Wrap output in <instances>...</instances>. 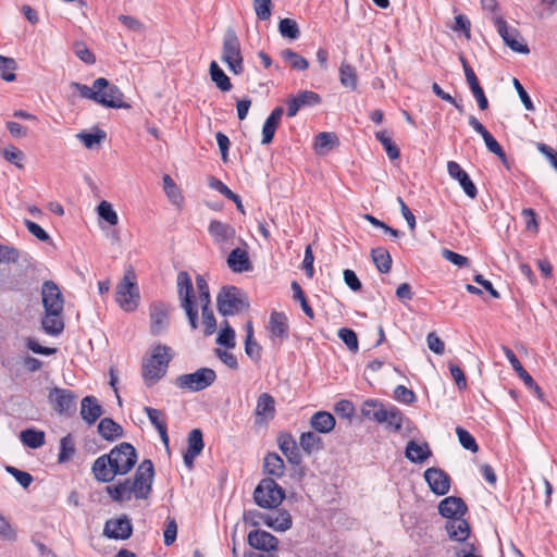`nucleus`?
<instances>
[{"instance_id":"aec40b11","label":"nucleus","mask_w":557,"mask_h":557,"mask_svg":"<svg viewBox=\"0 0 557 557\" xmlns=\"http://www.w3.org/2000/svg\"><path fill=\"white\" fill-rule=\"evenodd\" d=\"M467 509L465 502L456 496L446 497L438 505L440 513L448 520L463 517Z\"/></svg>"},{"instance_id":"473e14b6","label":"nucleus","mask_w":557,"mask_h":557,"mask_svg":"<svg viewBox=\"0 0 557 557\" xmlns=\"http://www.w3.org/2000/svg\"><path fill=\"white\" fill-rule=\"evenodd\" d=\"M299 446L307 455H312L323 448L322 438L312 431L301 433L299 437Z\"/></svg>"},{"instance_id":"39448f33","label":"nucleus","mask_w":557,"mask_h":557,"mask_svg":"<svg viewBox=\"0 0 557 557\" xmlns=\"http://www.w3.org/2000/svg\"><path fill=\"white\" fill-rule=\"evenodd\" d=\"M139 298L135 271L128 267L116 286L115 300L124 311L131 312L138 307Z\"/></svg>"},{"instance_id":"0eeeda50","label":"nucleus","mask_w":557,"mask_h":557,"mask_svg":"<svg viewBox=\"0 0 557 557\" xmlns=\"http://www.w3.org/2000/svg\"><path fill=\"white\" fill-rule=\"evenodd\" d=\"M218 310L222 315H234L246 308L248 301L245 294L235 286H223L216 297Z\"/></svg>"},{"instance_id":"680f3d73","label":"nucleus","mask_w":557,"mask_h":557,"mask_svg":"<svg viewBox=\"0 0 557 557\" xmlns=\"http://www.w3.org/2000/svg\"><path fill=\"white\" fill-rule=\"evenodd\" d=\"M394 397L396 400L404 404H412L416 400V394L413 391L407 388L404 385H398L394 391Z\"/></svg>"},{"instance_id":"bf43d9fd","label":"nucleus","mask_w":557,"mask_h":557,"mask_svg":"<svg viewBox=\"0 0 557 557\" xmlns=\"http://www.w3.org/2000/svg\"><path fill=\"white\" fill-rule=\"evenodd\" d=\"M296 101L299 103V106L306 107V106H314L320 103L321 98L320 96L311 90H304L300 91L297 96L294 97Z\"/></svg>"},{"instance_id":"2eb2a0df","label":"nucleus","mask_w":557,"mask_h":557,"mask_svg":"<svg viewBox=\"0 0 557 557\" xmlns=\"http://www.w3.org/2000/svg\"><path fill=\"white\" fill-rule=\"evenodd\" d=\"M424 479L429 487L436 495H445L450 487L449 475L440 468H429L424 471Z\"/></svg>"},{"instance_id":"5fc2aeb1","label":"nucleus","mask_w":557,"mask_h":557,"mask_svg":"<svg viewBox=\"0 0 557 557\" xmlns=\"http://www.w3.org/2000/svg\"><path fill=\"white\" fill-rule=\"evenodd\" d=\"M1 153L8 162L13 163L18 169L23 168L22 161L24 159V153L18 148L10 145L4 147L1 150Z\"/></svg>"},{"instance_id":"20e7f679","label":"nucleus","mask_w":557,"mask_h":557,"mask_svg":"<svg viewBox=\"0 0 557 557\" xmlns=\"http://www.w3.org/2000/svg\"><path fill=\"white\" fill-rule=\"evenodd\" d=\"M172 357V349L165 345L153 348L151 356L143 364V379L147 386L154 385L165 375Z\"/></svg>"},{"instance_id":"0e129e2a","label":"nucleus","mask_w":557,"mask_h":557,"mask_svg":"<svg viewBox=\"0 0 557 557\" xmlns=\"http://www.w3.org/2000/svg\"><path fill=\"white\" fill-rule=\"evenodd\" d=\"M5 470L15 478L20 485L25 488L33 482V476L28 472L18 470L12 466H8Z\"/></svg>"},{"instance_id":"f03ea898","label":"nucleus","mask_w":557,"mask_h":557,"mask_svg":"<svg viewBox=\"0 0 557 557\" xmlns=\"http://www.w3.org/2000/svg\"><path fill=\"white\" fill-rule=\"evenodd\" d=\"M154 468L151 460L146 459L139 463L133 479L120 481L106 487L107 494L117 503L136 499H147L152 490Z\"/></svg>"},{"instance_id":"393cba45","label":"nucleus","mask_w":557,"mask_h":557,"mask_svg":"<svg viewBox=\"0 0 557 557\" xmlns=\"http://www.w3.org/2000/svg\"><path fill=\"white\" fill-rule=\"evenodd\" d=\"M102 409L98 404L96 397L86 396L82 400L81 405V416L82 419L88 424L95 423L98 418L101 416Z\"/></svg>"},{"instance_id":"4be33fe9","label":"nucleus","mask_w":557,"mask_h":557,"mask_svg":"<svg viewBox=\"0 0 557 557\" xmlns=\"http://www.w3.org/2000/svg\"><path fill=\"white\" fill-rule=\"evenodd\" d=\"M278 447L282 453L286 456L288 461L293 465H299L301 462V455L299 453L297 443L292 434L284 433L277 438Z\"/></svg>"},{"instance_id":"a211bd4d","label":"nucleus","mask_w":557,"mask_h":557,"mask_svg":"<svg viewBox=\"0 0 557 557\" xmlns=\"http://www.w3.org/2000/svg\"><path fill=\"white\" fill-rule=\"evenodd\" d=\"M247 541L251 547L263 552L276 550L278 546V540L264 530L250 531Z\"/></svg>"},{"instance_id":"a18cd8bd","label":"nucleus","mask_w":557,"mask_h":557,"mask_svg":"<svg viewBox=\"0 0 557 557\" xmlns=\"http://www.w3.org/2000/svg\"><path fill=\"white\" fill-rule=\"evenodd\" d=\"M280 34L288 39L295 40L300 36L299 27L296 21L292 18H282L278 23Z\"/></svg>"},{"instance_id":"c03bdc74","label":"nucleus","mask_w":557,"mask_h":557,"mask_svg":"<svg viewBox=\"0 0 557 557\" xmlns=\"http://www.w3.org/2000/svg\"><path fill=\"white\" fill-rule=\"evenodd\" d=\"M17 65L13 58L0 55V74L5 82H14L16 79L15 70Z\"/></svg>"},{"instance_id":"e2e57ef3","label":"nucleus","mask_w":557,"mask_h":557,"mask_svg":"<svg viewBox=\"0 0 557 557\" xmlns=\"http://www.w3.org/2000/svg\"><path fill=\"white\" fill-rule=\"evenodd\" d=\"M117 20L129 30L135 33H143L145 30V25L138 18L131 15H120Z\"/></svg>"},{"instance_id":"f8f14e48","label":"nucleus","mask_w":557,"mask_h":557,"mask_svg":"<svg viewBox=\"0 0 557 557\" xmlns=\"http://www.w3.org/2000/svg\"><path fill=\"white\" fill-rule=\"evenodd\" d=\"M48 398L59 414L71 416L76 410L77 396L71 389L53 387L50 389Z\"/></svg>"},{"instance_id":"7c9ffc66","label":"nucleus","mask_w":557,"mask_h":557,"mask_svg":"<svg viewBox=\"0 0 557 557\" xmlns=\"http://www.w3.org/2000/svg\"><path fill=\"white\" fill-rule=\"evenodd\" d=\"M264 472L274 478H282L285 473L283 459L276 453H269L263 460Z\"/></svg>"},{"instance_id":"774afa93","label":"nucleus","mask_w":557,"mask_h":557,"mask_svg":"<svg viewBox=\"0 0 557 557\" xmlns=\"http://www.w3.org/2000/svg\"><path fill=\"white\" fill-rule=\"evenodd\" d=\"M537 150L549 161L557 172V151L546 144L539 143Z\"/></svg>"},{"instance_id":"6e6552de","label":"nucleus","mask_w":557,"mask_h":557,"mask_svg":"<svg viewBox=\"0 0 557 557\" xmlns=\"http://www.w3.org/2000/svg\"><path fill=\"white\" fill-rule=\"evenodd\" d=\"M284 498V490L272 478L261 480L253 492L256 504L267 509L278 507Z\"/></svg>"},{"instance_id":"ddd939ff","label":"nucleus","mask_w":557,"mask_h":557,"mask_svg":"<svg viewBox=\"0 0 557 557\" xmlns=\"http://www.w3.org/2000/svg\"><path fill=\"white\" fill-rule=\"evenodd\" d=\"M41 298L45 311L63 312L64 298L53 281H45L41 286Z\"/></svg>"},{"instance_id":"c85d7f7f","label":"nucleus","mask_w":557,"mask_h":557,"mask_svg":"<svg viewBox=\"0 0 557 557\" xmlns=\"http://www.w3.org/2000/svg\"><path fill=\"white\" fill-rule=\"evenodd\" d=\"M405 455L411 462L422 463L432 455V451L426 443L418 444L414 441H409Z\"/></svg>"},{"instance_id":"de8ad7c7","label":"nucleus","mask_w":557,"mask_h":557,"mask_svg":"<svg viewBox=\"0 0 557 557\" xmlns=\"http://www.w3.org/2000/svg\"><path fill=\"white\" fill-rule=\"evenodd\" d=\"M76 137L87 149H92L95 146L100 145L106 138V133L101 129H97L95 133L81 132Z\"/></svg>"},{"instance_id":"4d7b16f0","label":"nucleus","mask_w":557,"mask_h":557,"mask_svg":"<svg viewBox=\"0 0 557 557\" xmlns=\"http://www.w3.org/2000/svg\"><path fill=\"white\" fill-rule=\"evenodd\" d=\"M338 337L345 343L350 351L356 352L359 348L357 334L347 327L338 330Z\"/></svg>"},{"instance_id":"f3484780","label":"nucleus","mask_w":557,"mask_h":557,"mask_svg":"<svg viewBox=\"0 0 557 557\" xmlns=\"http://www.w3.org/2000/svg\"><path fill=\"white\" fill-rule=\"evenodd\" d=\"M133 527L126 517L108 520L104 524L103 534L109 539L126 540L132 535Z\"/></svg>"},{"instance_id":"1a4fd4ad","label":"nucleus","mask_w":557,"mask_h":557,"mask_svg":"<svg viewBox=\"0 0 557 557\" xmlns=\"http://www.w3.org/2000/svg\"><path fill=\"white\" fill-rule=\"evenodd\" d=\"M222 61L234 74H240L244 71L240 42L233 29H227L223 38Z\"/></svg>"},{"instance_id":"7ed1b4c3","label":"nucleus","mask_w":557,"mask_h":557,"mask_svg":"<svg viewBox=\"0 0 557 557\" xmlns=\"http://www.w3.org/2000/svg\"><path fill=\"white\" fill-rule=\"evenodd\" d=\"M71 88L78 91L81 97L90 99L107 108H126L123 101V92L115 85L109 83L107 78L99 77L94 81L92 86L73 82Z\"/></svg>"},{"instance_id":"c756f323","label":"nucleus","mask_w":557,"mask_h":557,"mask_svg":"<svg viewBox=\"0 0 557 557\" xmlns=\"http://www.w3.org/2000/svg\"><path fill=\"white\" fill-rule=\"evenodd\" d=\"M44 331L49 335H59L64 329L62 312L45 311L41 321Z\"/></svg>"},{"instance_id":"69168bd1","label":"nucleus","mask_w":557,"mask_h":557,"mask_svg":"<svg viewBox=\"0 0 557 557\" xmlns=\"http://www.w3.org/2000/svg\"><path fill=\"white\" fill-rule=\"evenodd\" d=\"M453 30L455 32H462L467 39H470L471 37V23L469 18L463 15L459 14L455 17V24L453 26Z\"/></svg>"},{"instance_id":"5701e85b","label":"nucleus","mask_w":557,"mask_h":557,"mask_svg":"<svg viewBox=\"0 0 557 557\" xmlns=\"http://www.w3.org/2000/svg\"><path fill=\"white\" fill-rule=\"evenodd\" d=\"M335 424L334 416L327 411H317L310 418V426L319 433L327 434L332 432Z\"/></svg>"},{"instance_id":"a19ab883","label":"nucleus","mask_w":557,"mask_h":557,"mask_svg":"<svg viewBox=\"0 0 557 557\" xmlns=\"http://www.w3.org/2000/svg\"><path fill=\"white\" fill-rule=\"evenodd\" d=\"M163 189L173 205L176 207L182 206L184 198L182 196L181 189L168 174L163 176Z\"/></svg>"},{"instance_id":"dca6fc26","label":"nucleus","mask_w":557,"mask_h":557,"mask_svg":"<svg viewBox=\"0 0 557 557\" xmlns=\"http://www.w3.org/2000/svg\"><path fill=\"white\" fill-rule=\"evenodd\" d=\"M447 172L453 180L459 183L460 187L469 198L474 199L476 197L478 189L474 183L471 181L468 173L460 166L458 162L448 161Z\"/></svg>"},{"instance_id":"ea45409f","label":"nucleus","mask_w":557,"mask_h":557,"mask_svg":"<svg viewBox=\"0 0 557 557\" xmlns=\"http://www.w3.org/2000/svg\"><path fill=\"white\" fill-rule=\"evenodd\" d=\"M338 139L334 133H320L317 135L314 140V149L318 153L324 154L329 152L336 144Z\"/></svg>"},{"instance_id":"8fccbe9b","label":"nucleus","mask_w":557,"mask_h":557,"mask_svg":"<svg viewBox=\"0 0 557 557\" xmlns=\"http://www.w3.org/2000/svg\"><path fill=\"white\" fill-rule=\"evenodd\" d=\"M144 411L148 416L150 423L157 429L158 432L166 428V419L162 410L145 407Z\"/></svg>"},{"instance_id":"72a5a7b5","label":"nucleus","mask_w":557,"mask_h":557,"mask_svg":"<svg viewBox=\"0 0 557 557\" xmlns=\"http://www.w3.org/2000/svg\"><path fill=\"white\" fill-rule=\"evenodd\" d=\"M98 432L107 441H114L123 435L122 426L110 418L100 420Z\"/></svg>"},{"instance_id":"c9c22d12","label":"nucleus","mask_w":557,"mask_h":557,"mask_svg":"<svg viewBox=\"0 0 557 557\" xmlns=\"http://www.w3.org/2000/svg\"><path fill=\"white\" fill-rule=\"evenodd\" d=\"M371 257L379 272L388 273L391 271L392 257L385 248L377 247L372 249Z\"/></svg>"},{"instance_id":"052dcab7","label":"nucleus","mask_w":557,"mask_h":557,"mask_svg":"<svg viewBox=\"0 0 557 557\" xmlns=\"http://www.w3.org/2000/svg\"><path fill=\"white\" fill-rule=\"evenodd\" d=\"M482 138L484 139L487 149L505 162V152L498 141L491 135V133L487 132L486 134H483Z\"/></svg>"},{"instance_id":"6e6d98bb","label":"nucleus","mask_w":557,"mask_h":557,"mask_svg":"<svg viewBox=\"0 0 557 557\" xmlns=\"http://www.w3.org/2000/svg\"><path fill=\"white\" fill-rule=\"evenodd\" d=\"M456 434L458 436L460 445L472 453H476L479 450V446L475 442V438L463 428L458 426L456 429Z\"/></svg>"},{"instance_id":"cd10ccee","label":"nucleus","mask_w":557,"mask_h":557,"mask_svg":"<svg viewBox=\"0 0 557 557\" xmlns=\"http://www.w3.org/2000/svg\"><path fill=\"white\" fill-rule=\"evenodd\" d=\"M271 336L281 341L288 336L287 318L282 312H272L270 315L269 326Z\"/></svg>"},{"instance_id":"338daca9","label":"nucleus","mask_w":557,"mask_h":557,"mask_svg":"<svg viewBox=\"0 0 557 557\" xmlns=\"http://www.w3.org/2000/svg\"><path fill=\"white\" fill-rule=\"evenodd\" d=\"M426 343L430 350L436 355H443L445 350L444 342L436 335L435 332H430L426 336Z\"/></svg>"},{"instance_id":"a878e982","label":"nucleus","mask_w":557,"mask_h":557,"mask_svg":"<svg viewBox=\"0 0 557 557\" xmlns=\"http://www.w3.org/2000/svg\"><path fill=\"white\" fill-rule=\"evenodd\" d=\"M228 268L236 273H242L250 270V261L248 252L242 248H235L227 257Z\"/></svg>"},{"instance_id":"bb28decb","label":"nucleus","mask_w":557,"mask_h":557,"mask_svg":"<svg viewBox=\"0 0 557 557\" xmlns=\"http://www.w3.org/2000/svg\"><path fill=\"white\" fill-rule=\"evenodd\" d=\"M446 531L451 540L463 542L469 537L470 525L462 517L451 519L446 522Z\"/></svg>"},{"instance_id":"e433bc0d","label":"nucleus","mask_w":557,"mask_h":557,"mask_svg":"<svg viewBox=\"0 0 557 557\" xmlns=\"http://www.w3.org/2000/svg\"><path fill=\"white\" fill-rule=\"evenodd\" d=\"M210 76L212 82L216 85L219 89L222 91H230L232 89V84L228 76L223 72V70L219 66L215 61L210 63Z\"/></svg>"},{"instance_id":"49530a36","label":"nucleus","mask_w":557,"mask_h":557,"mask_svg":"<svg viewBox=\"0 0 557 557\" xmlns=\"http://www.w3.org/2000/svg\"><path fill=\"white\" fill-rule=\"evenodd\" d=\"M375 137L382 144L391 160H396L399 158V148L393 143L392 138L387 135L385 131L377 132L375 134Z\"/></svg>"},{"instance_id":"f704fd0d","label":"nucleus","mask_w":557,"mask_h":557,"mask_svg":"<svg viewBox=\"0 0 557 557\" xmlns=\"http://www.w3.org/2000/svg\"><path fill=\"white\" fill-rule=\"evenodd\" d=\"M339 81L345 88L356 90L358 86L356 69L346 62H342L339 67Z\"/></svg>"},{"instance_id":"79ce46f5","label":"nucleus","mask_w":557,"mask_h":557,"mask_svg":"<svg viewBox=\"0 0 557 557\" xmlns=\"http://www.w3.org/2000/svg\"><path fill=\"white\" fill-rule=\"evenodd\" d=\"M216 343L227 349H232L236 346L235 331L230 325L228 321H223L221 323V330L218 334Z\"/></svg>"},{"instance_id":"2f4dec72","label":"nucleus","mask_w":557,"mask_h":557,"mask_svg":"<svg viewBox=\"0 0 557 557\" xmlns=\"http://www.w3.org/2000/svg\"><path fill=\"white\" fill-rule=\"evenodd\" d=\"M385 409V406L375 399H368L363 401L361 405V414L371 421H375L377 423L381 422V420L385 419V416L383 414Z\"/></svg>"},{"instance_id":"58836bf2","label":"nucleus","mask_w":557,"mask_h":557,"mask_svg":"<svg viewBox=\"0 0 557 557\" xmlns=\"http://www.w3.org/2000/svg\"><path fill=\"white\" fill-rule=\"evenodd\" d=\"M22 443L29 448H39L45 444V433L42 431L26 429L21 432Z\"/></svg>"},{"instance_id":"9d476101","label":"nucleus","mask_w":557,"mask_h":557,"mask_svg":"<svg viewBox=\"0 0 557 557\" xmlns=\"http://www.w3.org/2000/svg\"><path fill=\"white\" fill-rule=\"evenodd\" d=\"M215 379L216 374L212 369L200 368L196 372L177 376L175 384L181 389L199 392L213 384Z\"/></svg>"},{"instance_id":"603ef678","label":"nucleus","mask_w":557,"mask_h":557,"mask_svg":"<svg viewBox=\"0 0 557 557\" xmlns=\"http://www.w3.org/2000/svg\"><path fill=\"white\" fill-rule=\"evenodd\" d=\"M75 453V443L72 435H66L61 438L59 462L69 460Z\"/></svg>"},{"instance_id":"37998d69","label":"nucleus","mask_w":557,"mask_h":557,"mask_svg":"<svg viewBox=\"0 0 557 557\" xmlns=\"http://www.w3.org/2000/svg\"><path fill=\"white\" fill-rule=\"evenodd\" d=\"M383 414L385 416L384 420H381L380 423H386L389 428H393L395 431H400L403 428L404 416L395 407H388L384 409Z\"/></svg>"},{"instance_id":"09e8293b","label":"nucleus","mask_w":557,"mask_h":557,"mask_svg":"<svg viewBox=\"0 0 557 557\" xmlns=\"http://www.w3.org/2000/svg\"><path fill=\"white\" fill-rule=\"evenodd\" d=\"M98 215L108 222L110 225H116L119 223V216L112 205L106 200H102L97 207Z\"/></svg>"},{"instance_id":"6ab92c4d","label":"nucleus","mask_w":557,"mask_h":557,"mask_svg":"<svg viewBox=\"0 0 557 557\" xmlns=\"http://www.w3.org/2000/svg\"><path fill=\"white\" fill-rule=\"evenodd\" d=\"M208 232L214 244L219 245L220 247H223L228 242L233 240L236 235V231L231 224L219 220H212L210 222Z\"/></svg>"},{"instance_id":"b1692460","label":"nucleus","mask_w":557,"mask_h":557,"mask_svg":"<svg viewBox=\"0 0 557 557\" xmlns=\"http://www.w3.org/2000/svg\"><path fill=\"white\" fill-rule=\"evenodd\" d=\"M284 110L282 107H276L271 114L267 117L262 127V140L263 145L270 144L273 140L275 131L280 124Z\"/></svg>"},{"instance_id":"4c0bfd02","label":"nucleus","mask_w":557,"mask_h":557,"mask_svg":"<svg viewBox=\"0 0 557 557\" xmlns=\"http://www.w3.org/2000/svg\"><path fill=\"white\" fill-rule=\"evenodd\" d=\"M280 55L294 70L305 71L309 67V62L307 59L292 49L282 50Z\"/></svg>"},{"instance_id":"412c9836","label":"nucleus","mask_w":557,"mask_h":557,"mask_svg":"<svg viewBox=\"0 0 557 557\" xmlns=\"http://www.w3.org/2000/svg\"><path fill=\"white\" fill-rule=\"evenodd\" d=\"M275 414V400L269 393H262L257 399L255 409L256 423L263 424L273 419Z\"/></svg>"},{"instance_id":"864d4df0","label":"nucleus","mask_w":557,"mask_h":557,"mask_svg":"<svg viewBox=\"0 0 557 557\" xmlns=\"http://www.w3.org/2000/svg\"><path fill=\"white\" fill-rule=\"evenodd\" d=\"M187 444L188 451L200 455L205 446L202 432L199 429L191 430L188 434Z\"/></svg>"},{"instance_id":"9b49d317","label":"nucleus","mask_w":557,"mask_h":557,"mask_svg":"<svg viewBox=\"0 0 557 557\" xmlns=\"http://www.w3.org/2000/svg\"><path fill=\"white\" fill-rule=\"evenodd\" d=\"M492 21L505 45L512 51L522 54H528L530 52L528 45L524 42L520 32L516 27L509 26L508 23L499 15H494Z\"/></svg>"},{"instance_id":"f257e3e1","label":"nucleus","mask_w":557,"mask_h":557,"mask_svg":"<svg viewBox=\"0 0 557 557\" xmlns=\"http://www.w3.org/2000/svg\"><path fill=\"white\" fill-rule=\"evenodd\" d=\"M136 462V449L124 442L112 448L109 454L98 457L92 465V472L98 481L108 483L116 475L128 473Z\"/></svg>"},{"instance_id":"13d9d810","label":"nucleus","mask_w":557,"mask_h":557,"mask_svg":"<svg viewBox=\"0 0 557 557\" xmlns=\"http://www.w3.org/2000/svg\"><path fill=\"white\" fill-rule=\"evenodd\" d=\"M253 10L257 17L267 21L271 16L272 0H253Z\"/></svg>"},{"instance_id":"4468645a","label":"nucleus","mask_w":557,"mask_h":557,"mask_svg":"<svg viewBox=\"0 0 557 557\" xmlns=\"http://www.w3.org/2000/svg\"><path fill=\"white\" fill-rule=\"evenodd\" d=\"M150 332L160 335L168 329L170 321V306L163 302H153L150 306Z\"/></svg>"},{"instance_id":"3c124183","label":"nucleus","mask_w":557,"mask_h":557,"mask_svg":"<svg viewBox=\"0 0 557 557\" xmlns=\"http://www.w3.org/2000/svg\"><path fill=\"white\" fill-rule=\"evenodd\" d=\"M292 528V517L287 510H278L274 513L272 529L275 531H287Z\"/></svg>"},{"instance_id":"423d86ee","label":"nucleus","mask_w":557,"mask_h":557,"mask_svg":"<svg viewBox=\"0 0 557 557\" xmlns=\"http://www.w3.org/2000/svg\"><path fill=\"white\" fill-rule=\"evenodd\" d=\"M176 284L181 307L188 318L190 327L196 330L198 327V310L193 297L194 286L189 274L186 271L178 272Z\"/></svg>"}]
</instances>
